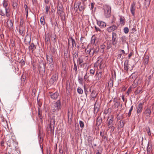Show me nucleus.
Masks as SVG:
<instances>
[{"mask_svg":"<svg viewBox=\"0 0 154 154\" xmlns=\"http://www.w3.org/2000/svg\"><path fill=\"white\" fill-rule=\"evenodd\" d=\"M53 57V56L51 55L46 56L47 63L48 64V68L51 71L52 70L54 69Z\"/></svg>","mask_w":154,"mask_h":154,"instance_id":"f257e3e1","label":"nucleus"},{"mask_svg":"<svg viewBox=\"0 0 154 154\" xmlns=\"http://www.w3.org/2000/svg\"><path fill=\"white\" fill-rule=\"evenodd\" d=\"M103 9L104 12V15L106 18L110 17L111 13V7L107 5H105L103 6Z\"/></svg>","mask_w":154,"mask_h":154,"instance_id":"f03ea898","label":"nucleus"},{"mask_svg":"<svg viewBox=\"0 0 154 154\" xmlns=\"http://www.w3.org/2000/svg\"><path fill=\"white\" fill-rule=\"evenodd\" d=\"M45 63L42 61L40 62L39 64L38 69L39 73L41 75H43L45 73Z\"/></svg>","mask_w":154,"mask_h":154,"instance_id":"7ed1b4c3","label":"nucleus"},{"mask_svg":"<svg viewBox=\"0 0 154 154\" xmlns=\"http://www.w3.org/2000/svg\"><path fill=\"white\" fill-rule=\"evenodd\" d=\"M8 2V0H4L2 3L3 6L5 8L6 15L7 17H8L10 16V14L9 13V11H8V8H7Z\"/></svg>","mask_w":154,"mask_h":154,"instance_id":"20e7f679","label":"nucleus"},{"mask_svg":"<svg viewBox=\"0 0 154 154\" xmlns=\"http://www.w3.org/2000/svg\"><path fill=\"white\" fill-rule=\"evenodd\" d=\"M70 43L72 45L71 46L72 48L76 47V42L75 40L71 36L69 37V39H68V46L69 48L70 46Z\"/></svg>","mask_w":154,"mask_h":154,"instance_id":"39448f33","label":"nucleus"},{"mask_svg":"<svg viewBox=\"0 0 154 154\" xmlns=\"http://www.w3.org/2000/svg\"><path fill=\"white\" fill-rule=\"evenodd\" d=\"M48 95L51 99L55 100L59 96V93L57 91H56L55 92L49 91L48 93Z\"/></svg>","mask_w":154,"mask_h":154,"instance_id":"423d86ee","label":"nucleus"},{"mask_svg":"<svg viewBox=\"0 0 154 154\" xmlns=\"http://www.w3.org/2000/svg\"><path fill=\"white\" fill-rule=\"evenodd\" d=\"M58 76L57 74H54L50 80L49 82L51 84H53L54 82H56L58 79Z\"/></svg>","mask_w":154,"mask_h":154,"instance_id":"0eeeda50","label":"nucleus"},{"mask_svg":"<svg viewBox=\"0 0 154 154\" xmlns=\"http://www.w3.org/2000/svg\"><path fill=\"white\" fill-rule=\"evenodd\" d=\"M118 26L115 25H111L110 26L106 29V30L109 32H113L117 29Z\"/></svg>","mask_w":154,"mask_h":154,"instance_id":"6e6552de","label":"nucleus"},{"mask_svg":"<svg viewBox=\"0 0 154 154\" xmlns=\"http://www.w3.org/2000/svg\"><path fill=\"white\" fill-rule=\"evenodd\" d=\"M54 110H58L61 109V103L60 100H58L54 104Z\"/></svg>","mask_w":154,"mask_h":154,"instance_id":"1a4fd4ad","label":"nucleus"},{"mask_svg":"<svg viewBox=\"0 0 154 154\" xmlns=\"http://www.w3.org/2000/svg\"><path fill=\"white\" fill-rule=\"evenodd\" d=\"M91 57L93 56L95 54H97L99 51V48L98 47H96L95 48H91Z\"/></svg>","mask_w":154,"mask_h":154,"instance_id":"9d476101","label":"nucleus"},{"mask_svg":"<svg viewBox=\"0 0 154 154\" xmlns=\"http://www.w3.org/2000/svg\"><path fill=\"white\" fill-rule=\"evenodd\" d=\"M135 3L133 2L131 5L130 11L133 16H134L135 11Z\"/></svg>","mask_w":154,"mask_h":154,"instance_id":"9b49d317","label":"nucleus"},{"mask_svg":"<svg viewBox=\"0 0 154 154\" xmlns=\"http://www.w3.org/2000/svg\"><path fill=\"white\" fill-rule=\"evenodd\" d=\"M31 37L29 35L27 34L25 36L24 39V42L26 44L28 45L30 44Z\"/></svg>","mask_w":154,"mask_h":154,"instance_id":"f8f14e48","label":"nucleus"},{"mask_svg":"<svg viewBox=\"0 0 154 154\" xmlns=\"http://www.w3.org/2000/svg\"><path fill=\"white\" fill-rule=\"evenodd\" d=\"M29 46V50L30 52L33 53V51L36 49V46L33 43H32L30 44Z\"/></svg>","mask_w":154,"mask_h":154,"instance_id":"ddd939ff","label":"nucleus"},{"mask_svg":"<svg viewBox=\"0 0 154 154\" xmlns=\"http://www.w3.org/2000/svg\"><path fill=\"white\" fill-rule=\"evenodd\" d=\"M97 24L99 26L100 28H105L106 26V24L104 22L97 21Z\"/></svg>","mask_w":154,"mask_h":154,"instance_id":"4468645a","label":"nucleus"},{"mask_svg":"<svg viewBox=\"0 0 154 154\" xmlns=\"http://www.w3.org/2000/svg\"><path fill=\"white\" fill-rule=\"evenodd\" d=\"M78 4L79 5L78 8H79V11H83L85 8L84 4L83 3H82L80 2H78Z\"/></svg>","mask_w":154,"mask_h":154,"instance_id":"2eb2a0df","label":"nucleus"},{"mask_svg":"<svg viewBox=\"0 0 154 154\" xmlns=\"http://www.w3.org/2000/svg\"><path fill=\"white\" fill-rule=\"evenodd\" d=\"M143 103H140L138 105V106L137 109V113H139L141 112L142 110L143 109Z\"/></svg>","mask_w":154,"mask_h":154,"instance_id":"dca6fc26","label":"nucleus"},{"mask_svg":"<svg viewBox=\"0 0 154 154\" xmlns=\"http://www.w3.org/2000/svg\"><path fill=\"white\" fill-rule=\"evenodd\" d=\"M97 94L95 90H93L92 91L90 96V99L91 100H93L97 96Z\"/></svg>","mask_w":154,"mask_h":154,"instance_id":"f3484780","label":"nucleus"},{"mask_svg":"<svg viewBox=\"0 0 154 154\" xmlns=\"http://www.w3.org/2000/svg\"><path fill=\"white\" fill-rule=\"evenodd\" d=\"M103 59L102 58L98 57V60L97 61V62L95 63V64L97 66H98V65H100V68L102 64H103L102 63Z\"/></svg>","mask_w":154,"mask_h":154,"instance_id":"a211bd4d","label":"nucleus"},{"mask_svg":"<svg viewBox=\"0 0 154 154\" xmlns=\"http://www.w3.org/2000/svg\"><path fill=\"white\" fill-rule=\"evenodd\" d=\"M114 103L113 105L112 106V108L113 109H117L120 105V102L117 101H115L114 100Z\"/></svg>","mask_w":154,"mask_h":154,"instance_id":"6ab92c4d","label":"nucleus"},{"mask_svg":"<svg viewBox=\"0 0 154 154\" xmlns=\"http://www.w3.org/2000/svg\"><path fill=\"white\" fill-rule=\"evenodd\" d=\"M102 122V118L101 116H98L97 118L96 125L97 126H99L101 123Z\"/></svg>","mask_w":154,"mask_h":154,"instance_id":"aec40b11","label":"nucleus"},{"mask_svg":"<svg viewBox=\"0 0 154 154\" xmlns=\"http://www.w3.org/2000/svg\"><path fill=\"white\" fill-rule=\"evenodd\" d=\"M117 37V34L114 32H113L112 33V41H118V38Z\"/></svg>","mask_w":154,"mask_h":154,"instance_id":"412c9836","label":"nucleus"},{"mask_svg":"<svg viewBox=\"0 0 154 154\" xmlns=\"http://www.w3.org/2000/svg\"><path fill=\"white\" fill-rule=\"evenodd\" d=\"M57 12L60 16H61V15L63 14V9L62 7L59 6L58 7L57 9Z\"/></svg>","mask_w":154,"mask_h":154,"instance_id":"4be33fe9","label":"nucleus"},{"mask_svg":"<svg viewBox=\"0 0 154 154\" xmlns=\"http://www.w3.org/2000/svg\"><path fill=\"white\" fill-rule=\"evenodd\" d=\"M128 60H126L125 61L124 64V68L125 70L127 71H128Z\"/></svg>","mask_w":154,"mask_h":154,"instance_id":"5701e85b","label":"nucleus"},{"mask_svg":"<svg viewBox=\"0 0 154 154\" xmlns=\"http://www.w3.org/2000/svg\"><path fill=\"white\" fill-rule=\"evenodd\" d=\"M151 0H145L144 3V7L147 8L149 6Z\"/></svg>","mask_w":154,"mask_h":154,"instance_id":"b1692460","label":"nucleus"},{"mask_svg":"<svg viewBox=\"0 0 154 154\" xmlns=\"http://www.w3.org/2000/svg\"><path fill=\"white\" fill-rule=\"evenodd\" d=\"M8 28L9 29L12 28L13 26V24L11 20H10L9 21L7 22Z\"/></svg>","mask_w":154,"mask_h":154,"instance_id":"393cba45","label":"nucleus"},{"mask_svg":"<svg viewBox=\"0 0 154 154\" xmlns=\"http://www.w3.org/2000/svg\"><path fill=\"white\" fill-rule=\"evenodd\" d=\"M24 31V28L23 27H20L19 29V32L21 35H22V36L24 35V34H23Z\"/></svg>","mask_w":154,"mask_h":154,"instance_id":"a878e982","label":"nucleus"},{"mask_svg":"<svg viewBox=\"0 0 154 154\" xmlns=\"http://www.w3.org/2000/svg\"><path fill=\"white\" fill-rule=\"evenodd\" d=\"M45 42L47 44H49L50 42V39L49 35H46L45 36Z\"/></svg>","mask_w":154,"mask_h":154,"instance_id":"bb28decb","label":"nucleus"},{"mask_svg":"<svg viewBox=\"0 0 154 154\" xmlns=\"http://www.w3.org/2000/svg\"><path fill=\"white\" fill-rule=\"evenodd\" d=\"M85 52L87 54H88L91 57V48L90 49H86L85 50Z\"/></svg>","mask_w":154,"mask_h":154,"instance_id":"cd10ccee","label":"nucleus"},{"mask_svg":"<svg viewBox=\"0 0 154 154\" xmlns=\"http://www.w3.org/2000/svg\"><path fill=\"white\" fill-rule=\"evenodd\" d=\"M78 81L79 83L81 85H83L84 84V79L82 78L79 77Z\"/></svg>","mask_w":154,"mask_h":154,"instance_id":"c85d7f7f","label":"nucleus"},{"mask_svg":"<svg viewBox=\"0 0 154 154\" xmlns=\"http://www.w3.org/2000/svg\"><path fill=\"white\" fill-rule=\"evenodd\" d=\"M120 39L122 44H124L126 42V38L125 36H122L120 38Z\"/></svg>","mask_w":154,"mask_h":154,"instance_id":"c756f323","label":"nucleus"},{"mask_svg":"<svg viewBox=\"0 0 154 154\" xmlns=\"http://www.w3.org/2000/svg\"><path fill=\"white\" fill-rule=\"evenodd\" d=\"M40 21L41 24L42 25H44L45 24V20L44 17L42 16L40 18Z\"/></svg>","mask_w":154,"mask_h":154,"instance_id":"7c9ffc66","label":"nucleus"},{"mask_svg":"<svg viewBox=\"0 0 154 154\" xmlns=\"http://www.w3.org/2000/svg\"><path fill=\"white\" fill-rule=\"evenodd\" d=\"M119 122V124L118 126V128H122L124 126L125 124L124 122L120 121Z\"/></svg>","mask_w":154,"mask_h":154,"instance_id":"2f4dec72","label":"nucleus"},{"mask_svg":"<svg viewBox=\"0 0 154 154\" xmlns=\"http://www.w3.org/2000/svg\"><path fill=\"white\" fill-rule=\"evenodd\" d=\"M112 44L111 42H108L107 43L106 49L107 50H109L111 48H112Z\"/></svg>","mask_w":154,"mask_h":154,"instance_id":"473e14b6","label":"nucleus"},{"mask_svg":"<svg viewBox=\"0 0 154 154\" xmlns=\"http://www.w3.org/2000/svg\"><path fill=\"white\" fill-rule=\"evenodd\" d=\"M111 112V109L109 108L107 109H105L104 111V113L105 115H109Z\"/></svg>","mask_w":154,"mask_h":154,"instance_id":"72a5a7b5","label":"nucleus"},{"mask_svg":"<svg viewBox=\"0 0 154 154\" xmlns=\"http://www.w3.org/2000/svg\"><path fill=\"white\" fill-rule=\"evenodd\" d=\"M73 63H74L73 70H75V74H76L77 73V65H76V63L75 62V61L73 62Z\"/></svg>","mask_w":154,"mask_h":154,"instance_id":"f704fd0d","label":"nucleus"},{"mask_svg":"<svg viewBox=\"0 0 154 154\" xmlns=\"http://www.w3.org/2000/svg\"><path fill=\"white\" fill-rule=\"evenodd\" d=\"M95 75L98 77V79H100L101 78L102 74L100 72H97Z\"/></svg>","mask_w":154,"mask_h":154,"instance_id":"c9c22d12","label":"nucleus"},{"mask_svg":"<svg viewBox=\"0 0 154 154\" xmlns=\"http://www.w3.org/2000/svg\"><path fill=\"white\" fill-rule=\"evenodd\" d=\"M117 41H112V45H113V46L112 47V49H114L116 47V45L117 44Z\"/></svg>","mask_w":154,"mask_h":154,"instance_id":"e433bc0d","label":"nucleus"},{"mask_svg":"<svg viewBox=\"0 0 154 154\" xmlns=\"http://www.w3.org/2000/svg\"><path fill=\"white\" fill-rule=\"evenodd\" d=\"M149 61V58L148 57V56H146L144 60V64L145 65H146L147 64Z\"/></svg>","mask_w":154,"mask_h":154,"instance_id":"4c0bfd02","label":"nucleus"},{"mask_svg":"<svg viewBox=\"0 0 154 154\" xmlns=\"http://www.w3.org/2000/svg\"><path fill=\"white\" fill-rule=\"evenodd\" d=\"M78 56V53L75 52L74 54H73V62L75 61L74 59L75 58H77Z\"/></svg>","mask_w":154,"mask_h":154,"instance_id":"58836bf2","label":"nucleus"},{"mask_svg":"<svg viewBox=\"0 0 154 154\" xmlns=\"http://www.w3.org/2000/svg\"><path fill=\"white\" fill-rule=\"evenodd\" d=\"M77 92L80 94H82L83 92L82 89L81 88H78L77 89Z\"/></svg>","mask_w":154,"mask_h":154,"instance_id":"ea45409f","label":"nucleus"},{"mask_svg":"<svg viewBox=\"0 0 154 154\" xmlns=\"http://www.w3.org/2000/svg\"><path fill=\"white\" fill-rule=\"evenodd\" d=\"M5 12L2 9H0V15L2 16H5Z\"/></svg>","mask_w":154,"mask_h":154,"instance_id":"a19ab883","label":"nucleus"},{"mask_svg":"<svg viewBox=\"0 0 154 154\" xmlns=\"http://www.w3.org/2000/svg\"><path fill=\"white\" fill-rule=\"evenodd\" d=\"M108 86L110 88L112 87L113 85V81L112 80H110L108 83Z\"/></svg>","mask_w":154,"mask_h":154,"instance_id":"79ce46f5","label":"nucleus"},{"mask_svg":"<svg viewBox=\"0 0 154 154\" xmlns=\"http://www.w3.org/2000/svg\"><path fill=\"white\" fill-rule=\"evenodd\" d=\"M24 6L25 9L26 13V17H27L28 13V8H27V6L25 4L24 5Z\"/></svg>","mask_w":154,"mask_h":154,"instance_id":"37998d69","label":"nucleus"},{"mask_svg":"<svg viewBox=\"0 0 154 154\" xmlns=\"http://www.w3.org/2000/svg\"><path fill=\"white\" fill-rule=\"evenodd\" d=\"M145 112L146 114H148L149 115H150L151 113V110L147 108L146 109Z\"/></svg>","mask_w":154,"mask_h":154,"instance_id":"c03bdc74","label":"nucleus"},{"mask_svg":"<svg viewBox=\"0 0 154 154\" xmlns=\"http://www.w3.org/2000/svg\"><path fill=\"white\" fill-rule=\"evenodd\" d=\"M78 62L79 64L81 66H82V63L83 62V59L81 58H79L78 60Z\"/></svg>","mask_w":154,"mask_h":154,"instance_id":"a18cd8bd","label":"nucleus"},{"mask_svg":"<svg viewBox=\"0 0 154 154\" xmlns=\"http://www.w3.org/2000/svg\"><path fill=\"white\" fill-rule=\"evenodd\" d=\"M74 9H75L76 11H77L79 9V8H78V7H79V5H78V2L76 3V4H74Z\"/></svg>","mask_w":154,"mask_h":154,"instance_id":"49530a36","label":"nucleus"},{"mask_svg":"<svg viewBox=\"0 0 154 154\" xmlns=\"http://www.w3.org/2000/svg\"><path fill=\"white\" fill-rule=\"evenodd\" d=\"M17 4L16 2H13V7L14 9H16L17 8Z\"/></svg>","mask_w":154,"mask_h":154,"instance_id":"de8ad7c7","label":"nucleus"},{"mask_svg":"<svg viewBox=\"0 0 154 154\" xmlns=\"http://www.w3.org/2000/svg\"><path fill=\"white\" fill-rule=\"evenodd\" d=\"M105 47L106 46L104 44H102L100 45V48H101L102 52H104L103 49L105 48Z\"/></svg>","mask_w":154,"mask_h":154,"instance_id":"09e8293b","label":"nucleus"},{"mask_svg":"<svg viewBox=\"0 0 154 154\" xmlns=\"http://www.w3.org/2000/svg\"><path fill=\"white\" fill-rule=\"evenodd\" d=\"M124 32L125 34H127L129 32V29L127 27H125L124 29Z\"/></svg>","mask_w":154,"mask_h":154,"instance_id":"8fccbe9b","label":"nucleus"},{"mask_svg":"<svg viewBox=\"0 0 154 154\" xmlns=\"http://www.w3.org/2000/svg\"><path fill=\"white\" fill-rule=\"evenodd\" d=\"M146 130L149 136L151 135V133L150 128L149 127L146 128Z\"/></svg>","mask_w":154,"mask_h":154,"instance_id":"3c124183","label":"nucleus"},{"mask_svg":"<svg viewBox=\"0 0 154 154\" xmlns=\"http://www.w3.org/2000/svg\"><path fill=\"white\" fill-rule=\"evenodd\" d=\"M85 39V38L83 37H81L80 38V41L81 43L82 44H83L85 43V41H84V40Z\"/></svg>","mask_w":154,"mask_h":154,"instance_id":"603ef678","label":"nucleus"},{"mask_svg":"<svg viewBox=\"0 0 154 154\" xmlns=\"http://www.w3.org/2000/svg\"><path fill=\"white\" fill-rule=\"evenodd\" d=\"M67 117L68 119L69 124H71L72 119V116H67Z\"/></svg>","mask_w":154,"mask_h":154,"instance_id":"864d4df0","label":"nucleus"},{"mask_svg":"<svg viewBox=\"0 0 154 154\" xmlns=\"http://www.w3.org/2000/svg\"><path fill=\"white\" fill-rule=\"evenodd\" d=\"M95 29L96 31L97 32H99L100 33L101 32V30L98 27H97L96 26H94Z\"/></svg>","mask_w":154,"mask_h":154,"instance_id":"5fc2aeb1","label":"nucleus"},{"mask_svg":"<svg viewBox=\"0 0 154 154\" xmlns=\"http://www.w3.org/2000/svg\"><path fill=\"white\" fill-rule=\"evenodd\" d=\"M95 72L94 69H91L90 70V73L92 75H93Z\"/></svg>","mask_w":154,"mask_h":154,"instance_id":"6e6d98bb","label":"nucleus"},{"mask_svg":"<svg viewBox=\"0 0 154 154\" xmlns=\"http://www.w3.org/2000/svg\"><path fill=\"white\" fill-rule=\"evenodd\" d=\"M38 105L39 106V107H38V116H39L40 115H42V114H41L40 113V108H39V107H41V104L40 103H38Z\"/></svg>","mask_w":154,"mask_h":154,"instance_id":"4d7b16f0","label":"nucleus"},{"mask_svg":"<svg viewBox=\"0 0 154 154\" xmlns=\"http://www.w3.org/2000/svg\"><path fill=\"white\" fill-rule=\"evenodd\" d=\"M79 124L80 127L81 128H83L84 126V123L83 122L81 121H79Z\"/></svg>","mask_w":154,"mask_h":154,"instance_id":"13d9d810","label":"nucleus"},{"mask_svg":"<svg viewBox=\"0 0 154 154\" xmlns=\"http://www.w3.org/2000/svg\"><path fill=\"white\" fill-rule=\"evenodd\" d=\"M120 22L121 24H124L125 23L124 19L122 18H120Z\"/></svg>","mask_w":154,"mask_h":154,"instance_id":"bf43d9fd","label":"nucleus"},{"mask_svg":"<svg viewBox=\"0 0 154 154\" xmlns=\"http://www.w3.org/2000/svg\"><path fill=\"white\" fill-rule=\"evenodd\" d=\"M50 8V7L49 6H48L47 5H46L45 6V9H46V12L48 13V12L49 9Z\"/></svg>","mask_w":154,"mask_h":154,"instance_id":"052dcab7","label":"nucleus"},{"mask_svg":"<svg viewBox=\"0 0 154 154\" xmlns=\"http://www.w3.org/2000/svg\"><path fill=\"white\" fill-rule=\"evenodd\" d=\"M133 107V106H132L131 107V108H130V109H129V112L128 113V115L129 116H130V115H131V112L132 110Z\"/></svg>","mask_w":154,"mask_h":154,"instance_id":"680f3d73","label":"nucleus"},{"mask_svg":"<svg viewBox=\"0 0 154 154\" xmlns=\"http://www.w3.org/2000/svg\"><path fill=\"white\" fill-rule=\"evenodd\" d=\"M148 145L147 151L149 152L151 149V146L149 145V144H148Z\"/></svg>","mask_w":154,"mask_h":154,"instance_id":"e2e57ef3","label":"nucleus"},{"mask_svg":"<svg viewBox=\"0 0 154 154\" xmlns=\"http://www.w3.org/2000/svg\"><path fill=\"white\" fill-rule=\"evenodd\" d=\"M61 17V20H62V21H64L65 20V14H64V16H63V15H61V16H60Z\"/></svg>","mask_w":154,"mask_h":154,"instance_id":"0e129e2a","label":"nucleus"},{"mask_svg":"<svg viewBox=\"0 0 154 154\" xmlns=\"http://www.w3.org/2000/svg\"><path fill=\"white\" fill-rule=\"evenodd\" d=\"M95 38H94L93 37H92L91 41V43L94 44L95 43Z\"/></svg>","mask_w":154,"mask_h":154,"instance_id":"69168bd1","label":"nucleus"},{"mask_svg":"<svg viewBox=\"0 0 154 154\" xmlns=\"http://www.w3.org/2000/svg\"><path fill=\"white\" fill-rule=\"evenodd\" d=\"M113 121V118H112L109 119L108 122V124L109 125H110L111 124L112 122Z\"/></svg>","mask_w":154,"mask_h":154,"instance_id":"338daca9","label":"nucleus"},{"mask_svg":"<svg viewBox=\"0 0 154 154\" xmlns=\"http://www.w3.org/2000/svg\"><path fill=\"white\" fill-rule=\"evenodd\" d=\"M20 63L22 66H23L25 64V62L23 60H21L20 61Z\"/></svg>","mask_w":154,"mask_h":154,"instance_id":"774afa93","label":"nucleus"}]
</instances>
